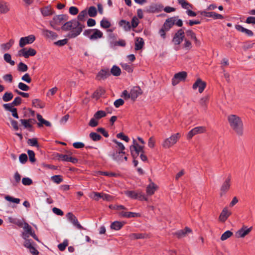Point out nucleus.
Segmentation results:
<instances>
[{
	"label": "nucleus",
	"mask_w": 255,
	"mask_h": 255,
	"mask_svg": "<svg viewBox=\"0 0 255 255\" xmlns=\"http://www.w3.org/2000/svg\"><path fill=\"white\" fill-rule=\"evenodd\" d=\"M56 157L58 160H61L62 161H67L68 159V155L62 154H57L56 155Z\"/></svg>",
	"instance_id": "obj_61"
},
{
	"label": "nucleus",
	"mask_w": 255,
	"mask_h": 255,
	"mask_svg": "<svg viewBox=\"0 0 255 255\" xmlns=\"http://www.w3.org/2000/svg\"><path fill=\"white\" fill-rule=\"evenodd\" d=\"M89 126L91 127H95L99 125L98 120L93 116L89 123Z\"/></svg>",
	"instance_id": "obj_49"
},
{
	"label": "nucleus",
	"mask_w": 255,
	"mask_h": 255,
	"mask_svg": "<svg viewBox=\"0 0 255 255\" xmlns=\"http://www.w3.org/2000/svg\"><path fill=\"white\" fill-rule=\"evenodd\" d=\"M78 11V9L75 6H71L69 8V13L72 15L77 14Z\"/></svg>",
	"instance_id": "obj_63"
},
{
	"label": "nucleus",
	"mask_w": 255,
	"mask_h": 255,
	"mask_svg": "<svg viewBox=\"0 0 255 255\" xmlns=\"http://www.w3.org/2000/svg\"><path fill=\"white\" fill-rule=\"evenodd\" d=\"M22 228L24 232L22 233V237L23 239L28 238L29 236L33 232L32 231V228L27 223H24Z\"/></svg>",
	"instance_id": "obj_18"
},
{
	"label": "nucleus",
	"mask_w": 255,
	"mask_h": 255,
	"mask_svg": "<svg viewBox=\"0 0 255 255\" xmlns=\"http://www.w3.org/2000/svg\"><path fill=\"white\" fill-rule=\"evenodd\" d=\"M21 102V99L19 97H16L12 103H11L13 106H18L20 104Z\"/></svg>",
	"instance_id": "obj_64"
},
{
	"label": "nucleus",
	"mask_w": 255,
	"mask_h": 255,
	"mask_svg": "<svg viewBox=\"0 0 255 255\" xmlns=\"http://www.w3.org/2000/svg\"><path fill=\"white\" fill-rule=\"evenodd\" d=\"M125 152L124 151H116L114 152L112 156L114 160L118 162H122L124 160L127 161L128 158L125 156Z\"/></svg>",
	"instance_id": "obj_16"
},
{
	"label": "nucleus",
	"mask_w": 255,
	"mask_h": 255,
	"mask_svg": "<svg viewBox=\"0 0 255 255\" xmlns=\"http://www.w3.org/2000/svg\"><path fill=\"white\" fill-rule=\"evenodd\" d=\"M100 25L101 27L104 28H109L111 25L110 22L105 19H103L101 21Z\"/></svg>",
	"instance_id": "obj_48"
},
{
	"label": "nucleus",
	"mask_w": 255,
	"mask_h": 255,
	"mask_svg": "<svg viewBox=\"0 0 255 255\" xmlns=\"http://www.w3.org/2000/svg\"><path fill=\"white\" fill-rule=\"evenodd\" d=\"M206 87V83L203 81L201 79L198 78L193 84L192 88L193 90H196L197 88H198V92L200 93H202L204 91Z\"/></svg>",
	"instance_id": "obj_12"
},
{
	"label": "nucleus",
	"mask_w": 255,
	"mask_h": 255,
	"mask_svg": "<svg viewBox=\"0 0 255 255\" xmlns=\"http://www.w3.org/2000/svg\"><path fill=\"white\" fill-rule=\"evenodd\" d=\"M231 215V212L226 207L224 208L220 214L219 220L221 222H225Z\"/></svg>",
	"instance_id": "obj_21"
},
{
	"label": "nucleus",
	"mask_w": 255,
	"mask_h": 255,
	"mask_svg": "<svg viewBox=\"0 0 255 255\" xmlns=\"http://www.w3.org/2000/svg\"><path fill=\"white\" fill-rule=\"evenodd\" d=\"M206 128L205 127L200 126L191 129L187 134V137L188 139H190L192 137L197 134H200L205 132Z\"/></svg>",
	"instance_id": "obj_10"
},
{
	"label": "nucleus",
	"mask_w": 255,
	"mask_h": 255,
	"mask_svg": "<svg viewBox=\"0 0 255 255\" xmlns=\"http://www.w3.org/2000/svg\"><path fill=\"white\" fill-rule=\"evenodd\" d=\"M121 65L122 67L128 73H130L132 71V69L130 65L127 63H121Z\"/></svg>",
	"instance_id": "obj_57"
},
{
	"label": "nucleus",
	"mask_w": 255,
	"mask_h": 255,
	"mask_svg": "<svg viewBox=\"0 0 255 255\" xmlns=\"http://www.w3.org/2000/svg\"><path fill=\"white\" fill-rule=\"evenodd\" d=\"M252 230V227L248 228L247 226H244L236 233V236L238 238H243L248 235L251 232Z\"/></svg>",
	"instance_id": "obj_15"
},
{
	"label": "nucleus",
	"mask_w": 255,
	"mask_h": 255,
	"mask_svg": "<svg viewBox=\"0 0 255 255\" xmlns=\"http://www.w3.org/2000/svg\"><path fill=\"white\" fill-rule=\"evenodd\" d=\"M3 59L6 62L9 63L11 66L14 65L15 62L11 60V56L10 54L8 53H5L3 55Z\"/></svg>",
	"instance_id": "obj_36"
},
{
	"label": "nucleus",
	"mask_w": 255,
	"mask_h": 255,
	"mask_svg": "<svg viewBox=\"0 0 255 255\" xmlns=\"http://www.w3.org/2000/svg\"><path fill=\"white\" fill-rule=\"evenodd\" d=\"M192 43L190 41L187 39H184V43L183 44V47L187 50H189L192 48Z\"/></svg>",
	"instance_id": "obj_50"
},
{
	"label": "nucleus",
	"mask_w": 255,
	"mask_h": 255,
	"mask_svg": "<svg viewBox=\"0 0 255 255\" xmlns=\"http://www.w3.org/2000/svg\"><path fill=\"white\" fill-rule=\"evenodd\" d=\"M110 75L108 70H102L98 74L97 77L100 79H106Z\"/></svg>",
	"instance_id": "obj_32"
},
{
	"label": "nucleus",
	"mask_w": 255,
	"mask_h": 255,
	"mask_svg": "<svg viewBox=\"0 0 255 255\" xmlns=\"http://www.w3.org/2000/svg\"><path fill=\"white\" fill-rule=\"evenodd\" d=\"M32 105L35 107L39 108H43L44 107V104L41 102L38 99H34L32 101Z\"/></svg>",
	"instance_id": "obj_42"
},
{
	"label": "nucleus",
	"mask_w": 255,
	"mask_h": 255,
	"mask_svg": "<svg viewBox=\"0 0 255 255\" xmlns=\"http://www.w3.org/2000/svg\"><path fill=\"white\" fill-rule=\"evenodd\" d=\"M85 26L76 19L65 22L61 29L65 31H69L67 37L74 38L79 35L82 31Z\"/></svg>",
	"instance_id": "obj_1"
},
{
	"label": "nucleus",
	"mask_w": 255,
	"mask_h": 255,
	"mask_svg": "<svg viewBox=\"0 0 255 255\" xmlns=\"http://www.w3.org/2000/svg\"><path fill=\"white\" fill-rule=\"evenodd\" d=\"M124 224V222L115 221L111 224L110 227L112 230L118 231L123 227Z\"/></svg>",
	"instance_id": "obj_28"
},
{
	"label": "nucleus",
	"mask_w": 255,
	"mask_h": 255,
	"mask_svg": "<svg viewBox=\"0 0 255 255\" xmlns=\"http://www.w3.org/2000/svg\"><path fill=\"white\" fill-rule=\"evenodd\" d=\"M192 233V230L188 228L185 227L184 230H180L175 233L174 235L177 236V238L180 239L184 238L188 234Z\"/></svg>",
	"instance_id": "obj_22"
},
{
	"label": "nucleus",
	"mask_w": 255,
	"mask_h": 255,
	"mask_svg": "<svg viewBox=\"0 0 255 255\" xmlns=\"http://www.w3.org/2000/svg\"><path fill=\"white\" fill-rule=\"evenodd\" d=\"M22 183L24 185H30L32 183V181L29 178L24 177L22 179Z\"/></svg>",
	"instance_id": "obj_60"
},
{
	"label": "nucleus",
	"mask_w": 255,
	"mask_h": 255,
	"mask_svg": "<svg viewBox=\"0 0 255 255\" xmlns=\"http://www.w3.org/2000/svg\"><path fill=\"white\" fill-rule=\"evenodd\" d=\"M187 77V73L185 71H181L176 73L172 79V84L173 86H176L180 82L184 81Z\"/></svg>",
	"instance_id": "obj_7"
},
{
	"label": "nucleus",
	"mask_w": 255,
	"mask_h": 255,
	"mask_svg": "<svg viewBox=\"0 0 255 255\" xmlns=\"http://www.w3.org/2000/svg\"><path fill=\"white\" fill-rule=\"evenodd\" d=\"M9 10V8L5 2L0 1V12L6 13Z\"/></svg>",
	"instance_id": "obj_38"
},
{
	"label": "nucleus",
	"mask_w": 255,
	"mask_h": 255,
	"mask_svg": "<svg viewBox=\"0 0 255 255\" xmlns=\"http://www.w3.org/2000/svg\"><path fill=\"white\" fill-rule=\"evenodd\" d=\"M13 43L14 41L11 39L8 42L1 44V48L4 51L8 50L10 48Z\"/></svg>",
	"instance_id": "obj_35"
},
{
	"label": "nucleus",
	"mask_w": 255,
	"mask_h": 255,
	"mask_svg": "<svg viewBox=\"0 0 255 255\" xmlns=\"http://www.w3.org/2000/svg\"><path fill=\"white\" fill-rule=\"evenodd\" d=\"M175 22V19L173 17L167 19L162 27L165 30L169 31V29L174 25Z\"/></svg>",
	"instance_id": "obj_24"
},
{
	"label": "nucleus",
	"mask_w": 255,
	"mask_h": 255,
	"mask_svg": "<svg viewBox=\"0 0 255 255\" xmlns=\"http://www.w3.org/2000/svg\"><path fill=\"white\" fill-rule=\"evenodd\" d=\"M18 88L21 90L24 91H28L29 89V87L27 85L22 82H20L18 83Z\"/></svg>",
	"instance_id": "obj_55"
},
{
	"label": "nucleus",
	"mask_w": 255,
	"mask_h": 255,
	"mask_svg": "<svg viewBox=\"0 0 255 255\" xmlns=\"http://www.w3.org/2000/svg\"><path fill=\"white\" fill-rule=\"evenodd\" d=\"M27 143L28 144L31 146H35L36 147H38V144L37 142V140L35 138H30L28 140Z\"/></svg>",
	"instance_id": "obj_52"
},
{
	"label": "nucleus",
	"mask_w": 255,
	"mask_h": 255,
	"mask_svg": "<svg viewBox=\"0 0 255 255\" xmlns=\"http://www.w3.org/2000/svg\"><path fill=\"white\" fill-rule=\"evenodd\" d=\"M230 182H231V178L230 177H228L225 181L224 182L223 184L222 185L220 188V195L221 197L225 195L226 193L229 191L230 188Z\"/></svg>",
	"instance_id": "obj_14"
},
{
	"label": "nucleus",
	"mask_w": 255,
	"mask_h": 255,
	"mask_svg": "<svg viewBox=\"0 0 255 255\" xmlns=\"http://www.w3.org/2000/svg\"><path fill=\"white\" fill-rule=\"evenodd\" d=\"M233 233L230 231H227L221 237V240L222 241L227 240L233 235Z\"/></svg>",
	"instance_id": "obj_43"
},
{
	"label": "nucleus",
	"mask_w": 255,
	"mask_h": 255,
	"mask_svg": "<svg viewBox=\"0 0 255 255\" xmlns=\"http://www.w3.org/2000/svg\"><path fill=\"white\" fill-rule=\"evenodd\" d=\"M103 33L98 29H94L92 35L90 36L91 40H95L103 37Z\"/></svg>",
	"instance_id": "obj_26"
},
{
	"label": "nucleus",
	"mask_w": 255,
	"mask_h": 255,
	"mask_svg": "<svg viewBox=\"0 0 255 255\" xmlns=\"http://www.w3.org/2000/svg\"><path fill=\"white\" fill-rule=\"evenodd\" d=\"M28 155L29 156V160L31 162H34L35 161V153L32 150H28Z\"/></svg>",
	"instance_id": "obj_58"
},
{
	"label": "nucleus",
	"mask_w": 255,
	"mask_h": 255,
	"mask_svg": "<svg viewBox=\"0 0 255 255\" xmlns=\"http://www.w3.org/2000/svg\"><path fill=\"white\" fill-rule=\"evenodd\" d=\"M144 44V41L143 38L141 37H136L135 43V50H139L141 49Z\"/></svg>",
	"instance_id": "obj_31"
},
{
	"label": "nucleus",
	"mask_w": 255,
	"mask_h": 255,
	"mask_svg": "<svg viewBox=\"0 0 255 255\" xmlns=\"http://www.w3.org/2000/svg\"><path fill=\"white\" fill-rule=\"evenodd\" d=\"M186 34L191 39L194 41L195 45L197 46H200L201 45L200 41L196 37L195 33L191 30H187L186 31Z\"/></svg>",
	"instance_id": "obj_23"
},
{
	"label": "nucleus",
	"mask_w": 255,
	"mask_h": 255,
	"mask_svg": "<svg viewBox=\"0 0 255 255\" xmlns=\"http://www.w3.org/2000/svg\"><path fill=\"white\" fill-rule=\"evenodd\" d=\"M133 144L130 146V150L133 158L135 159L138 156L139 152L144 153V147L139 145L135 142V140H133Z\"/></svg>",
	"instance_id": "obj_6"
},
{
	"label": "nucleus",
	"mask_w": 255,
	"mask_h": 255,
	"mask_svg": "<svg viewBox=\"0 0 255 255\" xmlns=\"http://www.w3.org/2000/svg\"><path fill=\"white\" fill-rule=\"evenodd\" d=\"M228 123L231 128L239 135H243L244 125L240 117L237 115L231 114L227 118Z\"/></svg>",
	"instance_id": "obj_2"
},
{
	"label": "nucleus",
	"mask_w": 255,
	"mask_h": 255,
	"mask_svg": "<svg viewBox=\"0 0 255 255\" xmlns=\"http://www.w3.org/2000/svg\"><path fill=\"white\" fill-rule=\"evenodd\" d=\"M178 1L184 8L188 9L189 7H191V5L185 0H178Z\"/></svg>",
	"instance_id": "obj_53"
},
{
	"label": "nucleus",
	"mask_w": 255,
	"mask_h": 255,
	"mask_svg": "<svg viewBox=\"0 0 255 255\" xmlns=\"http://www.w3.org/2000/svg\"><path fill=\"white\" fill-rule=\"evenodd\" d=\"M107 115V114L106 112L102 110L98 111L97 112L95 113L94 115V117L97 120H99L100 119H102V118H104L106 117Z\"/></svg>",
	"instance_id": "obj_33"
},
{
	"label": "nucleus",
	"mask_w": 255,
	"mask_h": 255,
	"mask_svg": "<svg viewBox=\"0 0 255 255\" xmlns=\"http://www.w3.org/2000/svg\"><path fill=\"white\" fill-rule=\"evenodd\" d=\"M21 80L27 83H29L31 81V79L28 73L25 74L22 77Z\"/></svg>",
	"instance_id": "obj_62"
},
{
	"label": "nucleus",
	"mask_w": 255,
	"mask_h": 255,
	"mask_svg": "<svg viewBox=\"0 0 255 255\" xmlns=\"http://www.w3.org/2000/svg\"><path fill=\"white\" fill-rule=\"evenodd\" d=\"M236 28L238 31L245 33L248 36H252L253 35V32L251 30L245 28L240 25H236Z\"/></svg>",
	"instance_id": "obj_30"
},
{
	"label": "nucleus",
	"mask_w": 255,
	"mask_h": 255,
	"mask_svg": "<svg viewBox=\"0 0 255 255\" xmlns=\"http://www.w3.org/2000/svg\"><path fill=\"white\" fill-rule=\"evenodd\" d=\"M129 237L132 240L144 238V235L141 234H132Z\"/></svg>",
	"instance_id": "obj_59"
},
{
	"label": "nucleus",
	"mask_w": 255,
	"mask_h": 255,
	"mask_svg": "<svg viewBox=\"0 0 255 255\" xmlns=\"http://www.w3.org/2000/svg\"><path fill=\"white\" fill-rule=\"evenodd\" d=\"M124 193L128 197L133 199H139L140 200L147 201V198L145 196L141 190H127Z\"/></svg>",
	"instance_id": "obj_5"
},
{
	"label": "nucleus",
	"mask_w": 255,
	"mask_h": 255,
	"mask_svg": "<svg viewBox=\"0 0 255 255\" xmlns=\"http://www.w3.org/2000/svg\"><path fill=\"white\" fill-rule=\"evenodd\" d=\"M43 16H48L52 14L51 9L48 7H44L41 10Z\"/></svg>",
	"instance_id": "obj_51"
},
{
	"label": "nucleus",
	"mask_w": 255,
	"mask_h": 255,
	"mask_svg": "<svg viewBox=\"0 0 255 255\" xmlns=\"http://www.w3.org/2000/svg\"><path fill=\"white\" fill-rule=\"evenodd\" d=\"M158 188V186L150 180V183L146 188V193L147 195L151 196L154 194Z\"/></svg>",
	"instance_id": "obj_17"
},
{
	"label": "nucleus",
	"mask_w": 255,
	"mask_h": 255,
	"mask_svg": "<svg viewBox=\"0 0 255 255\" xmlns=\"http://www.w3.org/2000/svg\"><path fill=\"white\" fill-rule=\"evenodd\" d=\"M67 220L76 228L79 230H85L78 222L77 218L71 212H69L66 214Z\"/></svg>",
	"instance_id": "obj_8"
},
{
	"label": "nucleus",
	"mask_w": 255,
	"mask_h": 255,
	"mask_svg": "<svg viewBox=\"0 0 255 255\" xmlns=\"http://www.w3.org/2000/svg\"><path fill=\"white\" fill-rule=\"evenodd\" d=\"M88 12L86 9L81 11L77 17V20L80 21H84L85 17L87 16Z\"/></svg>",
	"instance_id": "obj_34"
},
{
	"label": "nucleus",
	"mask_w": 255,
	"mask_h": 255,
	"mask_svg": "<svg viewBox=\"0 0 255 255\" xmlns=\"http://www.w3.org/2000/svg\"><path fill=\"white\" fill-rule=\"evenodd\" d=\"M36 54V51L35 49L29 48L28 49H26L25 52V58H28L29 56H33Z\"/></svg>",
	"instance_id": "obj_40"
},
{
	"label": "nucleus",
	"mask_w": 255,
	"mask_h": 255,
	"mask_svg": "<svg viewBox=\"0 0 255 255\" xmlns=\"http://www.w3.org/2000/svg\"><path fill=\"white\" fill-rule=\"evenodd\" d=\"M23 243L24 246L28 249L30 253L33 255H38L39 254L38 251L35 249L34 246V242L31 240H29L27 238L24 239Z\"/></svg>",
	"instance_id": "obj_9"
},
{
	"label": "nucleus",
	"mask_w": 255,
	"mask_h": 255,
	"mask_svg": "<svg viewBox=\"0 0 255 255\" xmlns=\"http://www.w3.org/2000/svg\"><path fill=\"white\" fill-rule=\"evenodd\" d=\"M32 119L25 120V119H21L20 120L21 124L24 126L25 128H31L32 126L29 123V121H32Z\"/></svg>",
	"instance_id": "obj_45"
},
{
	"label": "nucleus",
	"mask_w": 255,
	"mask_h": 255,
	"mask_svg": "<svg viewBox=\"0 0 255 255\" xmlns=\"http://www.w3.org/2000/svg\"><path fill=\"white\" fill-rule=\"evenodd\" d=\"M42 31L44 35L48 38L55 39L57 37V35L54 32L47 29H43Z\"/></svg>",
	"instance_id": "obj_29"
},
{
	"label": "nucleus",
	"mask_w": 255,
	"mask_h": 255,
	"mask_svg": "<svg viewBox=\"0 0 255 255\" xmlns=\"http://www.w3.org/2000/svg\"><path fill=\"white\" fill-rule=\"evenodd\" d=\"M200 13L201 14L204 15L205 16L208 17H212L215 19L223 18V16L221 14L217 13L215 12H207L206 11H200Z\"/></svg>",
	"instance_id": "obj_20"
},
{
	"label": "nucleus",
	"mask_w": 255,
	"mask_h": 255,
	"mask_svg": "<svg viewBox=\"0 0 255 255\" xmlns=\"http://www.w3.org/2000/svg\"><path fill=\"white\" fill-rule=\"evenodd\" d=\"M142 92L139 87L136 86L133 87L130 91V98L135 101L138 96L142 94Z\"/></svg>",
	"instance_id": "obj_19"
},
{
	"label": "nucleus",
	"mask_w": 255,
	"mask_h": 255,
	"mask_svg": "<svg viewBox=\"0 0 255 255\" xmlns=\"http://www.w3.org/2000/svg\"><path fill=\"white\" fill-rule=\"evenodd\" d=\"M180 137L181 135L179 132L172 134L170 137L163 140L162 146L165 149L171 147L177 142Z\"/></svg>",
	"instance_id": "obj_3"
},
{
	"label": "nucleus",
	"mask_w": 255,
	"mask_h": 255,
	"mask_svg": "<svg viewBox=\"0 0 255 255\" xmlns=\"http://www.w3.org/2000/svg\"><path fill=\"white\" fill-rule=\"evenodd\" d=\"M87 12L90 17H95L97 13V10L95 6H92L89 8Z\"/></svg>",
	"instance_id": "obj_39"
},
{
	"label": "nucleus",
	"mask_w": 255,
	"mask_h": 255,
	"mask_svg": "<svg viewBox=\"0 0 255 255\" xmlns=\"http://www.w3.org/2000/svg\"><path fill=\"white\" fill-rule=\"evenodd\" d=\"M5 199L9 202H13L16 204H19L20 202V199L18 198H15L10 196H6Z\"/></svg>",
	"instance_id": "obj_47"
},
{
	"label": "nucleus",
	"mask_w": 255,
	"mask_h": 255,
	"mask_svg": "<svg viewBox=\"0 0 255 255\" xmlns=\"http://www.w3.org/2000/svg\"><path fill=\"white\" fill-rule=\"evenodd\" d=\"M68 240H66L64 241L62 243L59 244L58 248L60 251H63L65 249L66 247L68 246Z\"/></svg>",
	"instance_id": "obj_56"
},
{
	"label": "nucleus",
	"mask_w": 255,
	"mask_h": 255,
	"mask_svg": "<svg viewBox=\"0 0 255 255\" xmlns=\"http://www.w3.org/2000/svg\"><path fill=\"white\" fill-rule=\"evenodd\" d=\"M35 37L33 35L21 37L19 40V45L20 47H23L25 45L31 44L34 42Z\"/></svg>",
	"instance_id": "obj_13"
},
{
	"label": "nucleus",
	"mask_w": 255,
	"mask_h": 255,
	"mask_svg": "<svg viewBox=\"0 0 255 255\" xmlns=\"http://www.w3.org/2000/svg\"><path fill=\"white\" fill-rule=\"evenodd\" d=\"M13 98V94L11 92H5L2 96V100L4 102H8Z\"/></svg>",
	"instance_id": "obj_41"
},
{
	"label": "nucleus",
	"mask_w": 255,
	"mask_h": 255,
	"mask_svg": "<svg viewBox=\"0 0 255 255\" xmlns=\"http://www.w3.org/2000/svg\"><path fill=\"white\" fill-rule=\"evenodd\" d=\"M185 37V32L182 29H180L175 34L172 42L175 45H179L181 42L184 40Z\"/></svg>",
	"instance_id": "obj_11"
},
{
	"label": "nucleus",
	"mask_w": 255,
	"mask_h": 255,
	"mask_svg": "<svg viewBox=\"0 0 255 255\" xmlns=\"http://www.w3.org/2000/svg\"><path fill=\"white\" fill-rule=\"evenodd\" d=\"M209 98L210 97L209 95H206L203 96L202 98L200 99L199 103L203 108L205 109H207V104L209 102Z\"/></svg>",
	"instance_id": "obj_27"
},
{
	"label": "nucleus",
	"mask_w": 255,
	"mask_h": 255,
	"mask_svg": "<svg viewBox=\"0 0 255 255\" xmlns=\"http://www.w3.org/2000/svg\"><path fill=\"white\" fill-rule=\"evenodd\" d=\"M111 73L115 76H118L120 75L121 73V70L119 67L117 66H114L111 70Z\"/></svg>",
	"instance_id": "obj_37"
},
{
	"label": "nucleus",
	"mask_w": 255,
	"mask_h": 255,
	"mask_svg": "<svg viewBox=\"0 0 255 255\" xmlns=\"http://www.w3.org/2000/svg\"><path fill=\"white\" fill-rule=\"evenodd\" d=\"M68 20V16L65 14H60L54 16L52 20L50 21V25L56 30H59L58 26L65 22Z\"/></svg>",
	"instance_id": "obj_4"
},
{
	"label": "nucleus",
	"mask_w": 255,
	"mask_h": 255,
	"mask_svg": "<svg viewBox=\"0 0 255 255\" xmlns=\"http://www.w3.org/2000/svg\"><path fill=\"white\" fill-rule=\"evenodd\" d=\"M51 180L55 183L59 184L63 180L60 175H54L51 177Z\"/></svg>",
	"instance_id": "obj_54"
},
{
	"label": "nucleus",
	"mask_w": 255,
	"mask_h": 255,
	"mask_svg": "<svg viewBox=\"0 0 255 255\" xmlns=\"http://www.w3.org/2000/svg\"><path fill=\"white\" fill-rule=\"evenodd\" d=\"M17 69L19 71L25 72L28 69L27 66L22 62H20L17 66Z\"/></svg>",
	"instance_id": "obj_46"
},
{
	"label": "nucleus",
	"mask_w": 255,
	"mask_h": 255,
	"mask_svg": "<svg viewBox=\"0 0 255 255\" xmlns=\"http://www.w3.org/2000/svg\"><path fill=\"white\" fill-rule=\"evenodd\" d=\"M89 136L94 141H98L102 138V137L100 134L94 132H91Z\"/></svg>",
	"instance_id": "obj_44"
},
{
	"label": "nucleus",
	"mask_w": 255,
	"mask_h": 255,
	"mask_svg": "<svg viewBox=\"0 0 255 255\" xmlns=\"http://www.w3.org/2000/svg\"><path fill=\"white\" fill-rule=\"evenodd\" d=\"M119 216L121 217L130 218L138 217H140V215L137 213L121 211L119 213Z\"/></svg>",
	"instance_id": "obj_25"
}]
</instances>
